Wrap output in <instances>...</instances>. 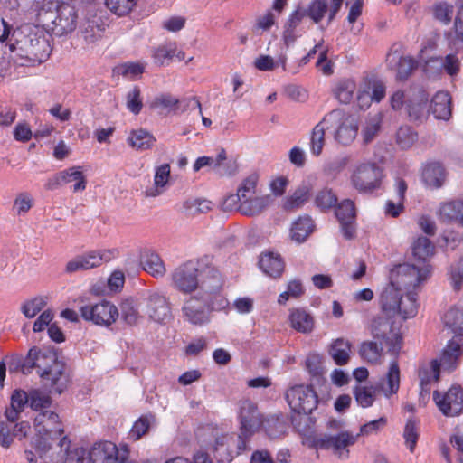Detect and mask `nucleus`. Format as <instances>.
Instances as JSON below:
<instances>
[{
  "label": "nucleus",
  "mask_w": 463,
  "mask_h": 463,
  "mask_svg": "<svg viewBox=\"0 0 463 463\" xmlns=\"http://www.w3.org/2000/svg\"><path fill=\"white\" fill-rule=\"evenodd\" d=\"M6 362L10 373L30 374L33 369H36L43 385L49 388L50 392L61 393L66 388L64 365L51 352L33 346L25 356L17 353L6 355Z\"/></svg>",
  "instance_id": "obj_1"
},
{
  "label": "nucleus",
  "mask_w": 463,
  "mask_h": 463,
  "mask_svg": "<svg viewBox=\"0 0 463 463\" xmlns=\"http://www.w3.org/2000/svg\"><path fill=\"white\" fill-rule=\"evenodd\" d=\"M210 273V280H203L200 290L184 299L182 306L183 318L191 325H207L213 312L224 311L229 307V301L222 293L223 279L220 271L211 269Z\"/></svg>",
  "instance_id": "obj_2"
},
{
  "label": "nucleus",
  "mask_w": 463,
  "mask_h": 463,
  "mask_svg": "<svg viewBox=\"0 0 463 463\" xmlns=\"http://www.w3.org/2000/svg\"><path fill=\"white\" fill-rule=\"evenodd\" d=\"M12 38L14 42L9 44L12 60L21 66H35L44 62L50 56L51 47L48 40L37 33L24 34L14 30Z\"/></svg>",
  "instance_id": "obj_3"
},
{
  "label": "nucleus",
  "mask_w": 463,
  "mask_h": 463,
  "mask_svg": "<svg viewBox=\"0 0 463 463\" xmlns=\"http://www.w3.org/2000/svg\"><path fill=\"white\" fill-rule=\"evenodd\" d=\"M212 260L206 255L196 261L189 260L179 265L171 273L172 287L184 294H190L197 288L200 290L201 282L210 280V270L219 271Z\"/></svg>",
  "instance_id": "obj_4"
},
{
  "label": "nucleus",
  "mask_w": 463,
  "mask_h": 463,
  "mask_svg": "<svg viewBox=\"0 0 463 463\" xmlns=\"http://www.w3.org/2000/svg\"><path fill=\"white\" fill-rule=\"evenodd\" d=\"M380 302L386 314H398L402 319L413 317L418 312L415 295L405 294L401 288L391 282L383 289Z\"/></svg>",
  "instance_id": "obj_5"
},
{
  "label": "nucleus",
  "mask_w": 463,
  "mask_h": 463,
  "mask_svg": "<svg viewBox=\"0 0 463 463\" xmlns=\"http://www.w3.org/2000/svg\"><path fill=\"white\" fill-rule=\"evenodd\" d=\"M36 436L32 439V445L39 451H46L51 448L50 439H56L63 434L60 417L52 411L45 410L34 419Z\"/></svg>",
  "instance_id": "obj_6"
},
{
  "label": "nucleus",
  "mask_w": 463,
  "mask_h": 463,
  "mask_svg": "<svg viewBox=\"0 0 463 463\" xmlns=\"http://www.w3.org/2000/svg\"><path fill=\"white\" fill-rule=\"evenodd\" d=\"M430 265L420 266L403 263L396 266L391 271L390 282L401 288L405 294L417 295L416 289L430 275Z\"/></svg>",
  "instance_id": "obj_7"
},
{
  "label": "nucleus",
  "mask_w": 463,
  "mask_h": 463,
  "mask_svg": "<svg viewBox=\"0 0 463 463\" xmlns=\"http://www.w3.org/2000/svg\"><path fill=\"white\" fill-rule=\"evenodd\" d=\"M357 441V436L348 430L336 433H319L311 440V448L317 450L331 451L338 459L345 460L350 457L349 448Z\"/></svg>",
  "instance_id": "obj_8"
},
{
  "label": "nucleus",
  "mask_w": 463,
  "mask_h": 463,
  "mask_svg": "<svg viewBox=\"0 0 463 463\" xmlns=\"http://www.w3.org/2000/svg\"><path fill=\"white\" fill-rule=\"evenodd\" d=\"M370 332L374 339L385 344L391 354H397L400 352L402 341L401 326L391 318L383 316L374 317L370 326Z\"/></svg>",
  "instance_id": "obj_9"
},
{
  "label": "nucleus",
  "mask_w": 463,
  "mask_h": 463,
  "mask_svg": "<svg viewBox=\"0 0 463 463\" xmlns=\"http://www.w3.org/2000/svg\"><path fill=\"white\" fill-rule=\"evenodd\" d=\"M129 454L126 444L118 447L111 441H101L92 446L89 452V460L90 463H136Z\"/></svg>",
  "instance_id": "obj_10"
},
{
  "label": "nucleus",
  "mask_w": 463,
  "mask_h": 463,
  "mask_svg": "<svg viewBox=\"0 0 463 463\" xmlns=\"http://www.w3.org/2000/svg\"><path fill=\"white\" fill-rule=\"evenodd\" d=\"M285 399L292 411L298 414H309L317 406L318 398L312 386L295 385L287 390Z\"/></svg>",
  "instance_id": "obj_11"
},
{
  "label": "nucleus",
  "mask_w": 463,
  "mask_h": 463,
  "mask_svg": "<svg viewBox=\"0 0 463 463\" xmlns=\"http://www.w3.org/2000/svg\"><path fill=\"white\" fill-rule=\"evenodd\" d=\"M383 171L376 163L359 164L352 175V184L360 192H373L379 189Z\"/></svg>",
  "instance_id": "obj_12"
},
{
  "label": "nucleus",
  "mask_w": 463,
  "mask_h": 463,
  "mask_svg": "<svg viewBox=\"0 0 463 463\" xmlns=\"http://www.w3.org/2000/svg\"><path fill=\"white\" fill-rule=\"evenodd\" d=\"M248 442L249 440L241 434L222 435L215 439L214 458L219 463H230L236 456L247 449Z\"/></svg>",
  "instance_id": "obj_13"
},
{
  "label": "nucleus",
  "mask_w": 463,
  "mask_h": 463,
  "mask_svg": "<svg viewBox=\"0 0 463 463\" xmlns=\"http://www.w3.org/2000/svg\"><path fill=\"white\" fill-rule=\"evenodd\" d=\"M326 120L330 126L336 125L335 139L337 143L343 146L353 143L358 133V124L354 117L335 109L326 115Z\"/></svg>",
  "instance_id": "obj_14"
},
{
  "label": "nucleus",
  "mask_w": 463,
  "mask_h": 463,
  "mask_svg": "<svg viewBox=\"0 0 463 463\" xmlns=\"http://www.w3.org/2000/svg\"><path fill=\"white\" fill-rule=\"evenodd\" d=\"M80 312L84 320L103 326L112 325L119 316L118 307L107 300L85 305L80 307Z\"/></svg>",
  "instance_id": "obj_15"
},
{
  "label": "nucleus",
  "mask_w": 463,
  "mask_h": 463,
  "mask_svg": "<svg viewBox=\"0 0 463 463\" xmlns=\"http://www.w3.org/2000/svg\"><path fill=\"white\" fill-rule=\"evenodd\" d=\"M117 253L116 250H101L78 255L67 262L65 272L71 274L99 267L102 263L114 259Z\"/></svg>",
  "instance_id": "obj_16"
},
{
  "label": "nucleus",
  "mask_w": 463,
  "mask_h": 463,
  "mask_svg": "<svg viewBox=\"0 0 463 463\" xmlns=\"http://www.w3.org/2000/svg\"><path fill=\"white\" fill-rule=\"evenodd\" d=\"M71 182L75 183L72 186L74 193L81 192L86 189L87 180L80 166H71L56 173L47 179L44 184V188L48 191H54Z\"/></svg>",
  "instance_id": "obj_17"
},
{
  "label": "nucleus",
  "mask_w": 463,
  "mask_h": 463,
  "mask_svg": "<svg viewBox=\"0 0 463 463\" xmlns=\"http://www.w3.org/2000/svg\"><path fill=\"white\" fill-rule=\"evenodd\" d=\"M433 400L445 416L454 417L463 411V389L460 386H452L445 393L435 391Z\"/></svg>",
  "instance_id": "obj_18"
},
{
  "label": "nucleus",
  "mask_w": 463,
  "mask_h": 463,
  "mask_svg": "<svg viewBox=\"0 0 463 463\" xmlns=\"http://www.w3.org/2000/svg\"><path fill=\"white\" fill-rule=\"evenodd\" d=\"M239 418L241 423L240 434L250 440V438L260 430L263 423L257 405L250 400L241 401Z\"/></svg>",
  "instance_id": "obj_19"
},
{
  "label": "nucleus",
  "mask_w": 463,
  "mask_h": 463,
  "mask_svg": "<svg viewBox=\"0 0 463 463\" xmlns=\"http://www.w3.org/2000/svg\"><path fill=\"white\" fill-rule=\"evenodd\" d=\"M146 312L156 323H165L172 317L169 299L158 291L149 292L146 298Z\"/></svg>",
  "instance_id": "obj_20"
},
{
  "label": "nucleus",
  "mask_w": 463,
  "mask_h": 463,
  "mask_svg": "<svg viewBox=\"0 0 463 463\" xmlns=\"http://www.w3.org/2000/svg\"><path fill=\"white\" fill-rule=\"evenodd\" d=\"M54 34L61 36L73 32L78 24V14L75 7L67 3H61L58 12L50 21Z\"/></svg>",
  "instance_id": "obj_21"
},
{
  "label": "nucleus",
  "mask_w": 463,
  "mask_h": 463,
  "mask_svg": "<svg viewBox=\"0 0 463 463\" xmlns=\"http://www.w3.org/2000/svg\"><path fill=\"white\" fill-rule=\"evenodd\" d=\"M205 166L211 167L220 175H232L236 172V166L231 160H227L226 151L223 148L219 150L215 157L206 156L198 157L193 169L194 172H198Z\"/></svg>",
  "instance_id": "obj_22"
},
{
  "label": "nucleus",
  "mask_w": 463,
  "mask_h": 463,
  "mask_svg": "<svg viewBox=\"0 0 463 463\" xmlns=\"http://www.w3.org/2000/svg\"><path fill=\"white\" fill-rule=\"evenodd\" d=\"M108 26L107 19L97 13H88L86 18L80 24V31L87 43H93L100 40Z\"/></svg>",
  "instance_id": "obj_23"
},
{
  "label": "nucleus",
  "mask_w": 463,
  "mask_h": 463,
  "mask_svg": "<svg viewBox=\"0 0 463 463\" xmlns=\"http://www.w3.org/2000/svg\"><path fill=\"white\" fill-rule=\"evenodd\" d=\"M335 2L330 0H312L306 9L307 17L312 20L314 24H319L323 19L326 18L327 24H330L335 18L336 14L341 10V5L335 7Z\"/></svg>",
  "instance_id": "obj_24"
},
{
  "label": "nucleus",
  "mask_w": 463,
  "mask_h": 463,
  "mask_svg": "<svg viewBox=\"0 0 463 463\" xmlns=\"http://www.w3.org/2000/svg\"><path fill=\"white\" fill-rule=\"evenodd\" d=\"M258 182L259 175L257 173H252L245 177L238 186L237 193L235 194H230L224 199V208L232 210L238 203L255 195Z\"/></svg>",
  "instance_id": "obj_25"
},
{
  "label": "nucleus",
  "mask_w": 463,
  "mask_h": 463,
  "mask_svg": "<svg viewBox=\"0 0 463 463\" xmlns=\"http://www.w3.org/2000/svg\"><path fill=\"white\" fill-rule=\"evenodd\" d=\"M335 216L340 222L345 239H352L355 233V208L351 200H345L335 209Z\"/></svg>",
  "instance_id": "obj_26"
},
{
  "label": "nucleus",
  "mask_w": 463,
  "mask_h": 463,
  "mask_svg": "<svg viewBox=\"0 0 463 463\" xmlns=\"http://www.w3.org/2000/svg\"><path fill=\"white\" fill-rule=\"evenodd\" d=\"M401 372L397 361H392L387 373L376 383L375 386L385 398L390 399L400 389Z\"/></svg>",
  "instance_id": "obj_27"
},
{
  "label": "nucleus",
  "mask_w": 463,
  "mask_h": 463,
  "mask_svg": "<svg viewBox=\"0 0 463 463\" xmlns=\"http://www.w3.org/2000/svg\"><path fill=\"white\" fill-rule=\"evenodd\" d=\"M429 94L421 88H413L412 97L407 100V112L411 120H421L428 113Z\"/></svg>",
  "instance_id": "obj_28"
},
{
  "label": "nucleus",
  "mask_w": 463,
  "mask_h": 463,
  "mask_svg": "<svg viewBox=\"0 0 463 463\" xmlns=\"http://www.w3.org/2000/svg\"><path fill=\"white\" fill-rule=\"evenodd\" d=\"M461 63L456 54L449 53L445 57H431L425 64V71L430 72L435 68L438 72L444 71L448 75L454 77L460 71Z\"/></svg>",
  "instance_id": "obj_29"
},
{
  "label": "nucleus",
  "mask_w": 463,
  "mask_h": 463,
  "mask_svg": "<svg viewBox=\"0 0 463 463\" xmlns=\"http://www.w3.org/2000/svg\"><path fill=\"white\" fill-rule=\"evenodd\" d=\"M462 354L463 343L461 338H453L449 341L442 351L439 360H438L440 367L449 372L455 370Z\"/></svg>",
  "instance_id": "obj_30"
},
{
  "label": "nucleus",
  "mask_w": 463,
  "mask_h": 463,
  "mask_svg": "<svg viewBox=\"0 0 463 463\" xmlns=\"http://www.w3.org/2000/svg\"><path fill=\"white\" fill-rule=\"evenodd\" d=\"M387 62L389 66L395 68L397 78L401 80L408 79L417 67V61L413 58L400 56L397 52L388 54Z\"/></svg>",
  "instance_id": "obj_31"
},
{
  "label": "nucleus",
  "mask_w": 463,
  "mask_h": 463,
  "mask_svg": "<svg viewBox=\"0 0 463 463\" xmlns=\"http://www.w3.org/2000/svg\"><path fill=\"white\" fill-rule=\"evenodd\" d=\"M439 215L442 222H458L463 226V200H451L442 203Z\"/></svg>",
  "instance_id": "obj_32"
},
{
  "label": "nucleus",
  "mask_w": 463,
  "mask_h": 463,
  "mask_svg": "<svg viewBox=\"0 0 463 463\" xmlns=\"http://www.w3.org/2000/svg\"><path fill=\"white\" fill-rule=\"evenodd\" d=\"M271 203L269 195L258 196L257 194L238 203L234 209H237L241 214L253 216L260 214Z\"/></svg>",
  "instance_id": "obj_33"
},
{
  "label": "nucleus",
  "mask_w": 463,
  "mask_h": 463,
  "mask_svg": "<svg viewBox=\"0 0 463 463\" xmlns=\"http://www.w3.org/2000/svg\"><path fill=\"white\" fill-rule=\"evenodd\" d=\"M430 109L438 119L447 120L451 115V98L447 91H438L431 99Z\"/></svg>",
  "instance_id": "obj_34"
},
{
  "label": "nucleus",
  "mask_w": 463,
  "mask_h": 463,
  "mask_svg": "<svg viewBox=\"0 0 463 463\" xmlns=\"http://www.w3.org/2000/svg\"><path fill=\"white\" fill-rule=\"evenodd\" d=\"M156 141V137L144 128L131 130L127 138L128 146L137 151L151 149Z\"/></svg>",
  "instance_id": "obj_35"
},
{
  "label": "nucleus",
  "mask_w": 463,
  "mask_h": 463,
  "mask_svg": "<svg viewBox=\"0 0 463 463\" xmlns=\"http://www.w3.org/2000/svg\"><path fill=\"white\" fill-rule=\"evenodd\" d=\"M261 270L269 277H280L284 270V261L279 254L274 252L263 253L259 261Z\"/></svg>",
  "instance_id": "obj_36"
},
{
  "label": "nucleus",
  "mask_w": 463,
  "mask_h": 463,
  "mask_svg": "<svg viewBox=\"0 0 463 463\" xmlns=\"http://www.w3.org/2000/svg\"><path fill=\"white\" fill-rule=\"evenodd\" d=\"M435 247L426 237L417 238L411 245V252L420 266L429 265V260L434 255Z\"/></svg>",
  "instance_id": "obj_37"
},
{
  "label": "nucleus",
  "mask_w": 463,
  "mask_h": 463,
  "mask_svg": "<svg viewBox=\"0 0 463 463\" xmlns=\"http://www.w3.org/2000/svg\"><path fill=\"white\" fill-rule=\"evenodd\" d=\"M440 364L437 359L431 361L430 365L422 366L419 371L420 385L421 394L430 393V386L433 382H437L439 378Z\"/></svg>",
  "instance_id": "obj_38"
},
{
  "label": "nucleus",
  "mask_w": 463,
  "mask_h": 463,
  "mask_svg": "<svg viewBox=\"0 0 463 463\" xmlns=\"http://www.w3.org/2000/svg\"><path fill=\"white\" fill-rule=\"evenodd\" d=\"M445 169L440 163L428 164L422 172V180L430 187L439 188L445 180Z\"/></svg>",
  "instance_id": "obj_39"
},
{
  "label": "nucleus",
  "mask_w": 463,
  "mask_h": 463,
  "mask_svg": "<svg viewBox=\"0 0 463 463\" xmlns=\"http://www.w3.org/2000/svg\"><path fill=\"white\" fill-rule=\"evenodd\" d=\"M329 120H326V115L313 128L310 137V151L315 156L321 155L326 140L325 132L329 128Z\"/></svg>",
  "instance_id": "obj_40"
},
{
  "label": "nucleus",
  "mask_w": 463,
  "mask_h": 463,
  "mask_svg": "<svg viewBox=\"0 0 463 463\" xmlns=\"http://www.w3.org/2000/svg\"><path fill=\"white\" fill-rule=\"evenodd\" d=\"M289 321L292 328L300 333H309L314 327L312 316L301 308H296L290 312Z\"/></svg>",
  "instance_id": "obj_41"
},
{
  "label": "nucleus",
  "mask_w": 463,
  "mask_h": 463,
  "mask_svg": "<svg viewBox=\"0 0 463 463\" xmlns=\"http://www.w3.org/2000/svg\"><path fill=\"white\" fill-rule=\"evenodd\" d=\"M170 177V165L169 164H163L156 168L154 176V186L147 188L145 192L147 197H156L160 195L164 187L168 183Z\"/></svg>",
  "instance_id": "obj_42"
},
{
  "label": "nucleus",
  "mask_w": 463,
  "mask_h": 463,
  "mask_svg": "<svg viewBox=\"0 0 463 463\" xmlns=\"http://www.w3.org/2000/svg\"><path fill=\"white\" fill-rule=\"evenodd\" d=\"M141 265L145 271L155 278H162L166 272L163 260L155 252L146 253L142 258Z\"/></svg>",
  "instance_id": "obj_43"
},
{
  "label": "nucleus",
  "mask_w": 463,
  "mask_h": 463,
  "mask_svg": "<svg viewBox=\"0 0 463 463\" xmlns=\"http://www.w3.org/2000/svg\"><path fill=\"white\" fill-rule=\"evenodd\" d=\"M360 357L369 364H378L383 354V343L378 344L373 340L361 343L358 350Z\"/></svg>",
  "instance_id": "obj_44"
},
{
  "label": "nucleus",
  "mask_w": 463,
  "mask_h": 463,
  "mask_svg": "<svg viewBox=\"0 0 463 463\" xmlns=\"http://www.w3.org/2000/svg\"><path fill=\"white\" fill-rule=\"evenodd\" d=\"M351 346V343L344 338H337L331 344L329 354L337 365H345L348 363Z\"/></svg>",
  "instance_id": "obj_45"
},
{
  "label": "nucleus",
  "mask_w": 463,
  "mask_h": 463,
  "mask_svg": "<svg viewBox=\"0 0 463 463\" xmlns=\"http://www.w3.org/2000/svg\"><path fill=\"white\" fill-rule=\"evenodd\" d=\"M310 197V187L307 184H302L298 187L294 193L286 198L283 208L286 211H295L302 207Z\"/></svg>",
  "instance_id": "obj_46"
},
{
  "label": "nucleus",
  "mask_w": 463,
  "mask_h": 463,
  "mask_svg": "<svg viewBox=\"0 0 463 463\" xmlns=\"http://www.w3.org/2000/svg\"><path fill=\"white\" fill-rule=\"evenodd\" d=\"M61 4L53 0H34L33 9L37 12L38 19L44 24L50 23L58 12Z\"/></svg>",
  "instance_id": "obj_47"
},
{
  "label": "nucleus",
  "mask_w": 463,
  "mask_h": 463,
  "mask_svg": "<svg viewBox=\"0 0 463 463\" xmlns=\"http://www.w3.org/2000/svg\"><path fill=\"white\" fill-rule=\"evenodd\" d=\"M379 392L376 386H366L357 384L353 389V394L359 406L362 408L371 407L376 398V392Z\"/></svg>",
  "instance_id": "obj_48"
},
{
  "label": "nucleus",
  "mask_w": 463,
  "mask_h": 463,
  "mask_svg": "<svg viewBox=\"0 0 463 463\" xmlns=\"http://www.w3.org/2000/svg\"><path fill=\"white\" fill-rule=\"evenodd\" d=\"M313 232V221L308 216L299 217L291 227V238L297 242H303Z\"/></svg>",
  "instance_id": "obj_49"
},
{
  "label": "nucleus",
  "mask_w": 463,
  "mask_h": 463,
  "mask_svg": "<svg viewBox=\"0 0 463 463\" xmlns=\"http://www.w3.org/2000/svg\"><path fill=\"white\" fill-rule=\"evenodd\" d=\"M356 90V84L354 80L343 79L337 82L334 89L335 97L344 104H349Z\"/></svg>",
  "instance_id": "obj_50"
},
{
  "label": "nucleus",
  "mask_w": 463,
  "mask_h": 463,
  "mask_svg": "<svg viewBox=\"0 0 463 463\" xmlns=\"http://www.w3.org/2000/svg\"><path fill=\"white\" fill-rule=\"evenodd\" d=\"M433 18L443 25H449L454 16V6L446 1H440L432 5Z\"/></svg>",
  "instance_id": "obj_51"
},
{
  "label": "nucleus",
  "mask_w": 463,
  "mask_h": 463,
  "mask_svg": "<svg viewBox=\"0 0 463 463\" xmlns=\"http://www.w3.org/2000/svg\"><path fill=\"white\" fill-rule=\"evenodd\" d=\"M444 325L458 335H463V309L450 308L443 317Z\"/></svg>",
  "instance_id": "obj_52"
},
{
  "label": "nucleus",
  "mask_w": 463,
  "mask_h": 463,
  "mask_svg": "<svg viewBox=\"0 0 463 463\" xmlns=\"http://www.w3.org/2000/svg\"><path fill=\"white\" fill-rule=\"evenodd\" d=\"M176 52L175 43H167L154 49L152 57L154 62L158 65L168 64L170 61L175 57Z\"/></svg>",
  "instance_id": "obj_53"
},
{
  "label": "nucleus",
  "mask_w": 463,
  "mask_h": 463,
  "mask_svg": "<svg viewBox=\"0 0 463 463\" xmlns=\"http://www.w3.org/2000/svg\"><path fill=\"white\" fill-rule=\"evenodd\" d=\"M47 305L46 298L38 296L31 299L25 300L21 305V312L27 318L34 317Z\"/></svg>",
  "instance_id": "obj_54"
},
{
  "label": "nucleus",
  "mask_w": 463,
  "mask_h": 463,
  "mask_svg": "<svg viewBox=\"0 0 463 463\" xmlns=\"http://www.w3.org/2000/svg\"><path fill=\"white\" fill-rule=\"evenodd\" d=\"M122 319L129 326L136 325L140 318L137 305L132 299H125L120 304Z\"/></svg>",
  "instance_id": "obj_55"
},
{
  "label": "nucleus",
  "mask_w": 463,
  "mask_h": 463,
  "mask_svg": "<svg viewBox=\"0 0 463 463\" xmlns=\"http://www.w3.org/2000/svg\"><path fill=\"white\" fill-rule=\"evenodd\" d=\"M29 405L36 411H43L50 408L52 399L50 395L41 392L40 390H32L29 392Z\"/></svg>",
  "instance_id": "obj_56"
},
{
  "label": "nucleus",
  "mask_w": 463,
  "mask_h": 463,
  "mask_svg": "<svg viewBox=\"0 0 463 463\" xmlns=\"http://www.w3.org/2000/svg\"><path fill=\"white\" fill-rule=\"evenodd\" d=\"M155 416L153 414H147L141 416L133 425L130 430V437L134 440H138L143 435H145L152 422L155 421Z\"/></svg>",
  "instance_id": "obj_57"
},
{
  "label": "nucleus",
  "mask_w": 463,
  "mask_h": 463,
  "mask_svg": "<svg viewBox=\"0 0 463 463\" xmlns=\"http://www.w3.org/2000/svg\"><path fill=\"white\" fill-rule=\"evenodd\" d=\"M419 427L415 420L409 419L405 424L403 430V438L405 443L411 452H413L419 439Z\"/></svg>",
  "instance_id": "obj_58"
},
{
  "label": "nucleus",
  "mask_w": 463,
  "mask_h": 463,
  "mask_svg": "<svg viewBox=\"0 0 463 463\" xmlns=\"http://www.w3.org/2000/svg\"><path fill=\"white\" fill-rule=\"evenodd\" d=\"M417 133L409 126L401 127L396 133L397 144L402 149L411 147L417 140Z\"/></svg>",
  "instance_id": "obj_59"
},
{
  "label": "nucleus",
  "mask_w": 463,
  "mask_h": 463,
  "mask_svg": "<svg viewBox=\"0 0 463 463\" xmlns=\"http://www.w3.org/2000/svg\"><path fill=\"white\" fill-rule=\"evenodd\" d=\"M369 89L371 90V94H358V102L361 107H363L364 99L370 98V99L373 101L380 102L385 97L386 88L382 81L374 80Z\"/></svg>",
  "instance_id": "obj_60"
},
{
  "label": "nucleus",
  "mask_w": 463,
  "mask_h": 463,
  "mask_svg": "<svg viewBox=\"0 0 463 463\" xmlns=\"http://www.w3.org/2000/svg\"><path fill=\"white\" fill-rule=\"evenodd\" d=\"M136 3V0H105L106 6L118 16L128 14Z\"/></svg>",
  "instance_id": "obj_61"
},
{
  "label": "nucleus",
  "mask_w": 463,
  "mask_h": 463,
  "mask_svg": "<svg viewBox=\"0 0 463 463\" xmlns=\"http://www.w3.org/2000/svg\"><path fill=\"white\" fill-rule=\"evenodd\" d=\"M33 206V198L32 194L28 192H22L16 195L14 201L13 210L17 215H24L28 213Z\"/></svg>",
  "instance_id": "obj_62"
},
{
  "label": "nucleus",
  "mask_w": 463,
  "mask_h": 463,
  "mask_svg": "<svg viewBox=\"0 0 463 463\" xmlns=\"http://www.w3.org/2000/svg\"><path fill=\"white\" fill-rule=\"evenodd\" d=\"M126 105L127 109L135 115H137L141 111L143 103L140 89L138 87L136 86L128 92L126 96Z\"/></svg>",
  "instance_id": "obj_63"
},
{
  "label": "nucleus",
  "mask_w": 463,
  "mask_h": 463,
  "mask_svg": "<svg viewBox=\"0 0 463 463\" xmlns=\"http://www.w3.org/2000/svg\"><path fill=\"white\" fill-rule=\"evenodd\" d=\"M449 279L454 289H461L463 286V253L458 261L451 266Z\"/></svg>",
  "instance_id": "obj_64"
}]
</instances>
